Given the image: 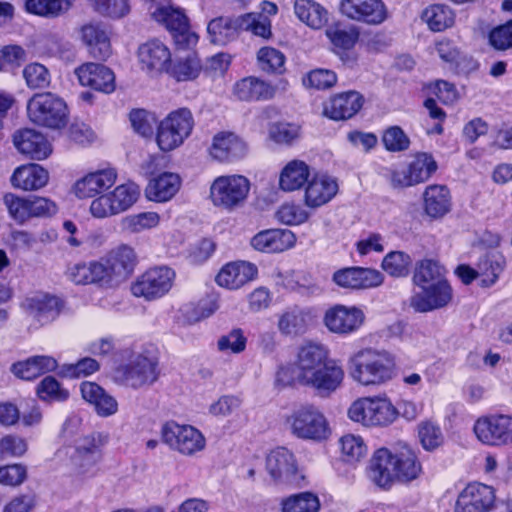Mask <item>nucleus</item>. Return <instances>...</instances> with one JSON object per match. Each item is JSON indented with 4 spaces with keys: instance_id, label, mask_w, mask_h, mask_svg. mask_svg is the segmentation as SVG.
Returning a JSON list of instances; mask_svg holds the SVG:
<instances>
[{
    "instance_id": "f257e3e1",
    "label": "nucleus",
    "mask_w": 512,
    "mask_h": 512,
    "mask_svg": "<svg viewBox=\"0 0 512 512\" xmlns=\"http://www.w3.org/2000/svg\"><path fill=\"white\" fill-rule=\"evenodd\" d=\"M420 471L414 451L403 444L393 450L378 449L370 460L368 477L376 486L389 489L395 480L411 481Z\"/></svg>"
},
{
    "instance_id": "f03ea898",
    "label": "nucleus",
    "mask_w": 512,
    "mask_h": 512,
    "mask_svg": "<svg viewBox=\"0 0 512 512\" xmlns=\"http://www.w3.org/2000/svg\"><path fill=\"white\" fill-rule=\"evenodd\" d=\"M350 378L362 386H381L391 381L396 373L392 353L384 349L364 348L352 354L347 361Z\"/></svg>"
},
{
    "instance_id": "7ed1b4c3",
    "label": "nucleus",
    "mask_w": 512,
    "mask_h": 512,
    "mask_svg": "<svg viewBox=\"0 0 512 512\" xmlns=\"http://www.w3.org/2000/svg\"><path fill=\"white\" fill-rule=\"evenodd\" d=\"M287 430L296 438L320 442L331 430L325 415L314 405H303L293 410L285 420Z\"/></svg>"
},
{
    "instance_id": "20e7f679",
    "label": "nucleus",
    "mask_w": 512,
    "mask_h": 512,
    "mask_svg": "<svg viewBox=\"0 0 512 512\" xmlns=\"http://www.w3.org/2000/svg\"><path fill=\"white\" fill-rule=\"evenodd\" d=\"M349 418L367 427H387L397 420L396 407L386 397H364L352 403Z\"/></svg>"
},
{
    "instance_id": "39448f33",
    "label": "nucleus",
    "mask_w": 512,
    "mask_h": 512,
    "mask_svg": "<svg viewBox=\"0 0 512 512\" xmlns=\"http://www.w3.org/2000/svg\"><path fill=\"white\" fill-rule=\"evenodd\" d=\"M151 17L163 24L171 33L179 50H189L198 43V35L190 28L189 20L184 11L172 5H154L150 7Z\"/></svg>"
},
{
    "instance_id": "423d86ee",
    "label": "nucleus",
    "mask_w": 512,
    "mask_h": 512,
    "mask_svg": "<svg viewBox=\"0 0 512 512\" xmlns=\"http://www.w3.org/2000/svg\"><path fill=\"white\" fill-rule=\"evenodd\" d=\"M68 108L60 97L50 92L35 94L27 103L29 119L38 125L60 129L67 124Z\"/></svg>"
},
{
    "instance_id": "0eeeda50",
    "label": "nucleus",
    "mask_w": 512,
    "mask_h": 512,
    "mask_svg": "<svg viewBox=\"0 0 512 512\" xmlns=\"http://www.w3.org/2000/svg\"><path fill=\"white\" fill-rule=\"evenodd\" d=\"M194 117L188 108H179L170 112L158 125L157 144L162 151L169 152L179 146L191 135Z\"/></svg>"
},
{
    "instance_id": "6e6552de",
    "label": "nucleus",
    "mask_w": 512,
    "mask_h": 512,
    "mask_svg": "<svg viewBox=\"0 0 512 512\" xmlns=\"http://www.w3.org/2000/svg\"><path fill=\"white\" fill-rule=\"evenodd\" d=\"M249 191L250 181L245 176H219L210 186V199L214 206L231 211L244 204Z\"/></svg>"
},
{
    "instance_id": "1a4fd4ad",
    "label": "nucleus",
    "mask_w": 512,
    "mask_h": 512,
    "mask_svg": "<svg viewBox=\"0 0 512 512\" xmlns=\"http://www.w3.org/2000/svg\"><path fill=\"white\" fill-rule=\"evenodd\" d=\"M161 439L171 450L184 456H193L206 447V439L197 428L168 421L161 427Z\"/></svg>"
},
{
    "instance_id": "9d476101",
    "label": "nucleus",
    "mask_w": 512,
    "mask_h": 512,
    "mask_svg": "<svg viewBox=\"0 0 512 512\" xmlns=\"http://www.w3.org/2000/svg\"><path fill=\"white\" fill-rule=\"evenodd\" d=\"M175 276L174 270L167 266L150 268L131 285V292L148 301L159 299L171 290Z\"/></svg>"
},
{
    "instance_id": "9b49d317",
    "label": "nucleus",
    "mask_w": 512,
    "mask_h": 512,
    "mask_svg": "<svg viewBox=\"0 0 512 512\" xmlns=\"http://www.w3.org/2000/svg\"><path fill=\"white\" fill-rule=\"evenodd\" d=\"M158 361L150 353H140L127 364L120 366L115 372V378L120 383L140 388L154 383L158 378Z\"/></svg>"
},
{
    "instance_id": "f8f14e48",
    "label": "nucleus",
    "mask_w": 512,
    "mask_h": 512,
    "mask_svg": "<svg viewBox=\"0 0 512 512\" xmlns=\"http://www.w3.org/2000/svg\"><path fill=\"white\" fill-rule=\"evenodd\" d=\"M437 170V163L430 154L418 153L407 167L390 170V183L394 188L414 186L427 181Z\"/></svg>"
},
{
    "instance_id": "ddd939ff",
    "label": "nucleus",
    "mask_w": 512,
    "mask_h": 512,
    "mask_svg": "<svg viewBox=\"0 0 512 512\" xmlns=\"http://www.w3.org/2000/svg\"><path fill=\"white\" fill-rule=\"evenodd\" d=\"M478 440L492 446L512 443V416L490 415L479 418L474 424Z\"/></svg>"
},
{
    "instance_id": "4468645a",
    "label": "nucleus",
    "mask_w": 512,
    "mask_h": 512,
    "mask_svg": "<svg viewBox=\"0 0 512 512\" xmlns=\"http://www.w3.org/2000/svg\"><path fill=\"white\" fill-rule=\"evenodd\" d=\"M266 469L275 483L298 487L304 479L297 469L294 455L284 447L268 454Z\"/></svg>"
},
{
    "instance_id": "2eb2a0df",
    "label": "nucleus",
    "mask_w": 512,
    "mask_h": 512,
    "mask_svg": "<svg viewBox=\"0 0 512 512\" xmlns=\"http://www.w3.org/2000/svg\"><path fill=\"white\" fill-rule=\"evenodd\" d=\"M323 322L330 332L349 335L362 327L365 322V313L357 306L337 304L325 312Z\"/></svg>"
},
{
    "instance_id": "dca6fc26",
    "label": "nucleus",
    "mask_w": 512,
    "mask_h": 512,
    "mask_svg": "<svg viewBox=\"0 0 512 512\" xmlns=\"http://www.w3.org/2000/svg\"><path fill=\"white\" fill-rule=\"evenodd\" d=\"M339 10L343 16L368 25H380L388 18L382 0H341Z\"/></svg>"
},
{
    "instance_id": "f3484780",
    "label": "nucleus",
    "mask_w": 512,
    "mask_h": 512,
    "mask_svg": "<svg viewBox=\"0 0 512 512\" xmlns=\"http://www.w3.org/2000/svg\"><path fill=\"white\" fill-rule=\"evenodd\" d=\"M108 442L109 434L106 432H93L79 438L71 456L72 464L79 472H86L100 460L101 450Z\"/></svg>"
},
{
    "instance_id": "a211bd4d",
    "label": "nucleus",
    "mask_w": 512,
    "mask_h": 512,
    "mask_svg": "<svg viewBox=\"0 0 512 512\" xmlns=\"http://www.w3.org/2000/svg\"><path fill=\"white\" fill-rule=\"evenodd\" d=\"M330 360L328 351L323 345L314 342L303 344L299 348L295 362L294 373L296 380L299 384L303 385Z\"/></svg>"
},
{
    "instance_id": "6ab92c4d",
    "label": "nucleus",
    "mask_w": 512,
    "mask_h": 512,
    "mask_svg": "<svg viewBox=\"0 0 512 512\" xmlns=\"http://www.w3.org/2000/svg\"><path fill=\"white\" fill-rule=\"evenodd\" d=\"M495 500V491L491 486L471 483L459 493L455 512H489Z\"/></svg>"
},
{
    "instance_id": "aec40b11",
    "label": "nucleus",
    "mask_w": 512,
    "mask_h": 512,
    "mask_svg": "<svg viewBox=\"0 0 512 512\" xmlns=\"http://www.w3.org/2000/svg\"><path fill=\"white\" fill-rule=\"evenodd\" d=\"M421 291L414 293L410 300V307L415 312L426 313L448 305L452 299V289L448 282H438L421 286Z\"/></svg>"
},
{
    "instance_id": "412c9836",
    "label": "nucleus",
    "mask_w": 512,
    "mask_h": 512,
    "mask_svg": "<svg viewBox=\"0 0 512 512\" xmlns=\"http://www.w3.org/2000/svg\"><path fill=\"white\" fill-rule=\"evenodd\" d=\"M137 54L141 69L152 75L167 71L171 64L169 47L157 38L141 44Z\"/></svg>"
},
{
    "instance_id": "4be33fe9",
    "label": "nucleus",
    "mask_w": 512,
    "mask_h": 512,
    "mask_svg": "<svg viewBox=\"0 0 512 512\" xmlns=\"http://www.w3.org/2000/svg\"><path fill=\"white\" fill-rule=\"evenodd\" d=\"M383 280L384 277L380 271L363 267L343 268L333 274V281L338 286L351 290L378 287Z\"/></svg>"
},
{
    "instance_id": "5701e85b",
    "label": "nucleus",
    "mask_w": 512,
    "mask_h": 512,
    "mask_svg": "<svg viewBox=\"0 0 512 512\" xmlns=\"http://www.w3.org/2000/svg\"><path fill=\"white\" fill-rule=\"evenodd\" d=\"M345 371L335 360L324 364L303 386L313 389L321 397H329L343 384Z\"/></svg>"
},
{
    "instance_id": "b1692460",
    "label": "nucleus",
    "mask_w": 512,
    "mask_h": 512,
    "mask_svg": "<svg viewBox=\"0 0 512 512\" xmlns=\"http://www.w3.org/2000/svg\"><path fill=\"white\" fill-rule=\"evenodd\" d=\"M80 39L95 59L106 60L112 54L110 35L100 22H88L79 29Z\"/></svg>"
},
{
    "instance_id": "393cba45",
    "label": "nucleus",
    "mask_w": 512,
    "mask_h": 512,
    "mask_svg": "<svg viewBox=\"0 0 512 512\" xmlns=\"http://www.w3.org/2000/svg\"><path fill=\"white\" fill-rule=\"evenodd\" d=\"M75 74L82 86L103 93H111L115 90V75L107 66L88 62L76 68Z\"/></svg>"
},
{
    "instance_id": "a878e982",
    "label": "nucleus",
    "mask_w": 512,
    "mask_h": 512,
    "mask_svg": "<svg viewBox=\"0 0 512 512\" xmlns=\"http://www.w3.org/2000/svg\"><path fill=\"white\" fill-rule=\"evenodd\" d=\"M22 307L29 316L41 325H45L58 317L63 308V302L56 296L39 293L26 298Z\"/></svg>"
},
{
    "instance_id": "bb28decb",
    "label": "nucleus",
    "mask_w": 512,
    "mask_h": 512,
    "mask_svg": "<svg viewBox=\"0 0 512 512\" xmlns=\"http://www.w3.org/2000/svg\"><path fill=\"white\" fill-rule=\"evenodd\" d=\"M312 321L311 312L300 306H291L277 315V329L285 337H299L304 335Z\"/></svg>"
},
{
    "instance_id": "cd10ccee",
    "label": "nucleus",
    "mask_w": 512,
    "mask_h": 512,
    "mask_svg": "<svg viewBox=\"0 0 512 512\" xmlns=\"http://www.w3.org/2000/svg\"><path fill=\"white\" fill-rule=\"evenodd\" d=\"M364 104V97L351 90L334 95L324 106V114L332 120H346L355 116Z\"/></svg>"
},
{
    "instance_id": "c85d7f7f",
    "label": "nucleus",
    "mask_w": 512,
    "mask_h": 512,
    "mask_svg": "<svg viewBox=\"0 0 512 512\" xmlns=\"http://www.w3.org/2000/svg\"><path fill=\"white\" fill-rule=\"evenodd\" d=\"M136 263L137 257L132 247L122 244L111 250L104 263L109 282L127 278L133 272Z\"/></svg>"
},
{
    "instance_id": "c756f323",
    "label": "nucleus",
    "mask_w": 512,
    "mask_h": 512,
    "mask_svg": "<svg viewBox=\"0 0 512 512\" xmlns=\"http://www.w3.org/2000/svg\"><path fill=\"white\" fill-rule=\"evenodd\" d=\"M257 267L246 261H235L224 265L216 276L219 286L236 290L252 281L257 275Z\"/></svg>"
},
{
    "instance_id": "7c9ffc66",
    "label": "nucleus",
    "mask_w": 512,
    "mask_h": 512,
    "mask_svg": "<svg viewBox=\"0 0 512 512\" xmlns=\"http://www.w3.org/2000/svg\"><path fill=\"white\" fill-rule=\"evenodd\" d=\"M13 142L19 152L32 159H45L52 152L51 144L45 136L33 129L17 131L13 136Z\"/></svg>"
},
{
    "instance_id": "2f4dec72",
    "label": "nucleus",
    "mask_w": 512,
    "mask_h": 512,
    "mask_svg": "<svg viewBox=\"0 0 512 512\" xmlns=\"http://www.w3.org/2000/svg\"><path fill=\"white\" fill-rule=\"evenodd\" d=\"M209 152L212 158L218 161H233L245 156L247 146L236 134L220 132L213 137Z\"/></svg>"
},
{
    "instance_id": "473e14b6",
    "label": "nucleus",
    "mask_w": 512,
    "mask_h": 512,
    "mask_svg": "<svg viewBox=\"0 0 512 512\" xmlns=\"http://www.w3.org/2000/svg\"><path fill=\"white\" fill-rule=\"evenodd\" d=\"M295 241V235L288 229H268L257 233L251 245L258 251L275 253L290 249Z\"/></svg>"
},
{
    "instance_id": "72a5a7b5",
    "label": "nucleus",
    "mask_w": 512,
    "mask_h": 512,
    "mask_svg": "<svg viewBox=\"0 0 512 512\" xmlns=\"http://www.w3.org/2000/svg\"><path fill=\"white\" fill-rule=\"evenodd\" d=\"M58 361L49 355H34L11 365V373L19 379L31 381L43 374L53 372Z\"/></svg>"
},
{
    "instance_id": "f704fd0d",
    "label": "nucleus",
    "mask_w": 512,
    "mask_h": 512,
    "mask_svg": "<svg viewBox=\"0 0 512 512\" xmlns=\"http://www.w3.org/2000/svg\"><path fill=\"white\" fill-rule=\"evenodd\" d=\"M338 191L337 181L326 174H317L309 182L305 190V204L311 208L328 203Z\"/></svg>"
},
{
    "instance_id": "c9c22d12",
    "label": "nucleus",
    "mask_w": 512,
    "mask_h": 512,
    "mask_svg": "<svg viewBox=\"0 0 512 512\" xmlns=\"http://www.w3.org/2000/svg\"><path fill=\"white\" fill-rule=\"evenodd\" d=\"M117 173L108 168L87 174L75 183L74 191L78 198H90L114 185Z\"/></svg>"
},
{
    "instance_id": "e433bc0d",
    "label": "nucleus",
    "mask_w": 512,
    "mask_h": 512,
    "mask_svg": "<svg viewBox=\"0 0 512 512\" xmlns=\"http://www.w3.org/2000/svg\"><path fill=\"white\" fill-rule=\"evenodd\" d=\"M66 276L76 285L109 282L104 263L98 261L70 264L66 270Z\"/></svg>"
},
{
    "instance_id": "4c0bfd02",
    "label": "nucleus",
    "mask_w": 512,
    "mask_h": 512,
    "mask_svg": "<svg viewBox=\"0 0 512 512\" xmlns=\"http://www.w3.org/2000/svg\"><path fill=\"white\" fill-rule=\"evenodd\" d=\"M10 180L14 188L33 191L44 187L48 183L49 174L38 164H27L16 168Z\"/></svg>"
},
{
    "instance_id": "58836bf2",
    "label": "nucleus",
    "mask_w": 512,
    "mask_h": 512,
    "mask_svg": "<svg viewBox=\"0 0 512 512\" xmlns=\"http://www.w3.org/2000/svg\"><path fill=\"white\" fill-rule=\"evenodd\" d=\"M180 186L181 178L178 174L164 172L150 180L145 189V194L149 200L166 202L176 195Z\"/></svg>"
},
{
    "instance_id": "ea45409f",
    "label": "nucleus",
    "mask_w": 512,
    "mask_h": 512,
    "mask_svg": "<svg viewBox=\"0 0 512 512\" xmlns=\"http://www.w3.org/2000/svg\"><path fill=\"white\" fill-rule=\"evenodd\" d=\"M233 94L240 101H261L271 99L275 94V89L269 83L250 76L235 83Z\"/></svg>"
},
{
    "instance_id": "a19ab883",
    "label": "nucleus",
    "mask_w": 512,
    "mask_h": 512,
    "mask_svg": "<svg viewBox=\"0 0 512 512\" xmlns=\"http://www.w3.org/2000/svg\"><path fill=\"white\" fill-rule=\"evenodd\" d=\"M80 390L83 399L95 407L98 415L107 417L117 412L118 403L115 398L109 395L98 384L94 382H83Z\"/></svg>"
},
{
    "instance_id": "79ce46f5",
    "label": "nucleus",
    "mask_w": 512,
    "mask_h": 512,
    "mask_svg": "<svg viewBox=\"0 0 512 512\" xmlns=\"http://www.w3.org/2000/svg\"><path fill=\"white\" fill-rule=\"evenodd\" d=\"M294 13L308 27L318 30L329 20L328 10L314 0H295Z\"/></svg>"
},
{
    "instance_id": "37998d69",
    "label": "nucleus",
    "mask_w": 512,
    "mask_h": 512,
    "mask_svg": "<svg viewBox=\"0 0 512 512\" xmlns=\"http://www.w3.org/2000/svg\"><path fill=\"white\" fill-rule=\"evenodd\" d=\"M309 166L302 160H292L282 169L279 185L283 191L299 190L308 182Z\"/></svg>"
},
{
    "instance_id": "c03bdc74",
    "label": "nucleus",
    "mask_w": 512,
    "mask_h": 512,
    "mask_svg": "<svg viewBox=\"0 0 512 512\" xmlns=\"http://www.w3.org/2000/svg\"><path fill=\"white\" fill-rule=\"evenodd\" d=\"M424 205L426 213L434 218L442 217L450 211L451 196L449 189L444 185H430L424 192Z\"/></svg>"
},
{
    "instance_id": "a18cd8bd",
    "label": "nucleus",
    "mask_w": 512,
    "mask_h": 512,
    "mask_svg": "<svg viewBox=\"0 0 512 512\" xmlns=\"http://www.w3.org/2000/svg\"><path fill=\"white\" fill-rule=\"evenodd\" d=\"M421 19L434 32L444 31L454 25L455 15L452 9L444 4H432L421 13Z\"/></svg>"
},
{
    "instance_id": "49530a36",
    "label": "nucleus",
    "mask_w": 512,
    "mask_h": 512,
    "mask_svg": "<svg viewBox=\"0 0 512 512\" xmlns=\"http://www.w3.org/2000/svg\"><path fill=\"white\" fill-rule=\"evenodd\" d=\"M506 265L504 257L499 253H488L480 258L477 268L482 287L494 285Z\"/></svg>"
},
{
    "instance_id": "de8ad7c7",
    "label": "nucleus",
    "mask_w": 512,
    "mask_h": 512,
    "mask_svg": "<svg viewBox=\"0 0 512 512\" xmlns=\"http://www.w3.org/2000/svg\"><path fill=\"white\" fill-rule=\"evenodd\" d=\"M413 281L419 287L447 282L445 269L435 260H421L416 264Z\"/></svg>"
},
{
    "instance_id": "09e8293b",
    "label": "nucleus",
    "mask_w": 512,
    "mask_h": 512,
    "mask_svg": "<svg viewBox=\"0 0 512 512\" xmlns=\"http://www.w3.org/2000/svg\"><path fill=\"white\" fill-rule=\"evenodd\" d=\"M73 5V0H26L25 8L29 13L56 18L67 13Z\"/></svg>"
},
{
    "instance_id": "8fccbe9b",
    "label": "nucleus",
    "mask_w": 512,
    "mask_h": 512,
    "mask_svg": "<svg viewBox=\"0 0 512 512\" xmlns=\"http://www.w3.org/2000/svg\"><path fill=\"white\" fill-rule=\"evenodd\" d=\"M210 42L216 45H226L237 37L233 18L217 17L207 26Z\"/></svg>"
},
{
    "instance_id": "3c124183",
    "label": "nucleus",
    "mask_w": 512,
    "mask_h": 512,
    "mask_svg": "<svg viewBox=\"0 0 512 512\" xmlns=\"http://www.w3.org/2000/svg\"><path fill=\"white\" fill-rule=\"evenodd\" d=\"M202 65L197 54L193 51L184 56H177L171 74L177 81H189L197 78Z\"/></svg>"
},
{
    "instance_id": "603ef678",
    "label": "nucleus",
    "mask_w": 512,
    "mask_h": 512,
    "mask_svg": "<svg viewBox=\"0 0 512 512\" xmlns=\"http://www.w3.org/2000/svg\"><path fill=\"white\" fill-rule=\"evenodd\" d=\"M92 10L102 17L119 20L130 12L129 0H88Z\"/></svg>"
},
{
    "instance_id": "864d4df0",
    "label": "nucleus",
    "mask_w": 512,
    "mask_h": 512,
    "mask_svg": "<svg viewBox=\"0 0 512 512\" xmlns=\"http://www.w3.org/2000/svg\"><path fill=\"white\" fill-rule=\"evenodd\" d=\"M411 257L402 251L389 252L382 260L381 267L392 277H406L410 272Z\"/></svg>"
},
{
    "instance_id": "5fc2aeb1",
    "label": "nucleus",
    "mask_w": 512,
    "mask_h": 512,
    "mask_svg": "<svg viewBox=\"0 0 512 512\" xmlns=\"http://www.w3.org/2000/svg\"><path fill=\"white\" fill-rule=\"evenodd\" d=\"M109 195L120 214L136 203L140 195V189L135 183L129 182L118 185Z\"/></svg>"
},
{
    "instance_id": "6e6d98bb",
    "label": "nucleus",
    "mask_w": 512,
    "mask_h": 512,
    "mask_svg": "<svg viewBox=\"0 0 512 512\" xmlns=\"http://www.w3.org/2000/svg\"><path fill=\"white\" fill-rule=\"evenodd\" d=\"M319 508L318 497L310 492L292 495L282 503L283 512H318Z\"/></svg>"
},
{
    "instance_id": "4d7b16f0",
    "label": "nucleus",
    "mask_w": 512,
    "mask_h": 512,
    "mask_svg": "<svg viewBox=\"0 0 512 512\" xmlns=\"http://www.w3.org/2000/svg\"><path fill=\"white\" fill-rule=\"evenodd\" d=\"M435 51L441 60L449 64L454 70H459L468 61L458 46L449 39L444 38L435 42Z\"/></svg>"
},
{
    "instance_id": "13d9d810",
    "label": "nucleus",
    "mask_w": 512,
    "mask_h": 512,
    "mask_svg": "<svg viewBox=\"0 0 512 512\" xmlns=\"http://www.w3.org/2000/svg\"><path fill=\"white\" fill-rule=\"evenodd\" d=\"M418 438L422 447L430 452L439 448L444 442L441 428L428 420L418 425Z\"/></svg>"
},
{
    "instance_id": "bf43d9fd",
    "label": "nucleus",
    "mask_w": 512,
    "mask_h": 512,
    "mask_svg": "<svg viewBox=\"0 0 512 512\" xmlns=\"http://www.w3.org/2000/svg\"><path fill=\"white\" fill-rule=\"evenodd\" d=\"M160 216L156 212H142L126 216L122 220V227L131 233H140L159 225Z\"/></svg>"
},
{
    "instance_id": "052dcab7",
    "label": "nucleus",
    "mask_w": 512,
    "mask_h": 512,
    "mask_svg": "<svg viewBox=\"0 0 512 512\" xmlns=\"http://www.w3.org/2000/svg\"><path fill=\"white\" fill-rule=\"evenodd\" d=\"M100 368V364L93 358L85 357L76 363L64 364L60 367L59 375L64 378H82L87 377Z\"/></svg>"
},
{
    "instance_id": "680f3d73",
    "label": "nucleus",
    "mask_w": 512,
    "mask_h": 512,
    "mask_svg": "<svg viewBox=\"0 0 512 512\" xmlns=\"http://www.w3.org/2000/svg\"><path fill=\"white\" fill-rule=\"evenodd\" d=\"M4 204L9 215L18 223L22 224L31 218V206L29 197H19L12 193L4 196Z\"/></svg>"
},
{
    "instance_id": "e2e57ef3",
    "label": "nucleus",
    "mask_w": 512,
    "mask_h": 512,
    "mask_svg": "<svg viewBox=\"0 0 512 512\" xmlns=\"http://www.w3.org/2000/svg\"><path fill=\"white\" fill-rule=\"evenodd\" d=\"M340 447L344 460L346 462H357L362 459L367 447L360 436L347 434L341 437Z\"/></svg>"
},
{
    "instance_id": "0e129e2a",
    "label": "nucleus",
    "mask_w": 512,
    "mask_h": 512,
    "mask_svg": "<svg viewBox=\"0 0 512 512\" xmlns=\"http://www.w3.org/2000/svg\"><path fill=\"white\" fill-rule=\"evenodd\" d=\"M23 77L28 87L32 89H44L50 84V73L40 63H30L23 69Z\"/></svg>"
},
{
    "instance_id": "69168bd1",
    "label": "nucleus",
    "mask_w": 512,
    "mask_h": 512,
    "mask_svg": "<svg viewBox=\"0 0 512 512\" xmlns=\"http://www.w3.org/2000/svg\"><path fill=\"white\" fill-rule=\"evenodd\" d=\"M36 392L43 401H64L69 396V392L52 376H46L38 384Z\"/></svg>"
},
{
    "instance_id": "338daca9",
    "label": "nucleus",
    "mask_w": 512,
    "mask_h": 512,
    "mask_svg": "<svg viewBox=\"0 0 512 512\" xmlns=\"http://www.w3.org/2000/svg\"><path fill=\"white\" fill-rule=\"evenodd\" d=\"M337 82L335 72L328 69H315L303 77V85L307 88L324 90L333 87Z\"/></svg>"
},
{
    "instance_id": "774afa93",
    "label": "nucleus",
    "mask_w": 512,
    "mask_h": 512,
    "mask_svg": "<svg viewBox=\"0 0 512 512\" xmlns=\"http://www.w3.org/2000/svg\"><path fill=\"white\" fill-rule=\"evenodd\" d=\"M489 43L500 51L512 48V20L493 28L489 33Z\"/></svg>"
}]
</instances>
